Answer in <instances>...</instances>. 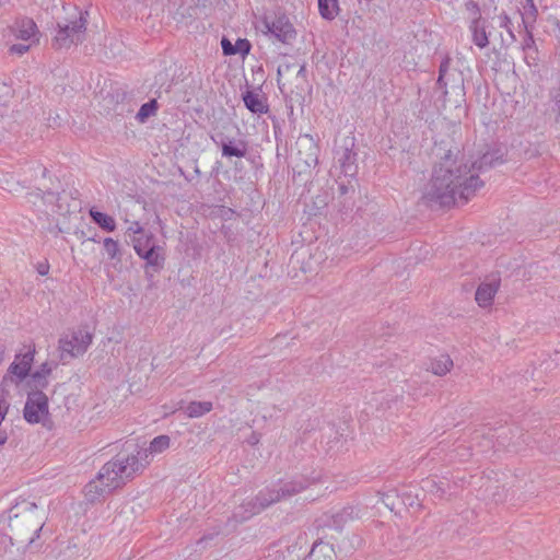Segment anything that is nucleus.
Instances as JSON below:
<instances>
[{
  "label": "nucleus",
  "mask_w": 560,
  "mask_h": 560,
  "mask_svg": "<svg viewBox=\"0 0 560 560\" xmlns=\"http://www.w3.org/2000/svg\"><path fill=\"white\" fill-rule=\"evenodd\" d=\"M318 9L323 19L331 21L339 11L338 0H318Z\"/></svg>",
  "instance_id": "obj_27"
},
{
  "label": "nucleus",
  "mask_w": 560,
  "mask_h": 560,
  "mask_svg": "<svg viewBox=\"0 0 560 560\" xmlns=\"http://www.w3.org/2000/svg\"><path fill=\"white\" fill-rule=\"evenodd\" d=\"M49 415L48 397L42 390H31L23 409L24 419L32 424L39 423Z\"/></svg>",
  "instance_id": "obj_8"
},
{
  "label": "nucleus",
  "mask_w": 560,
  "mask_h": 560,
  "mask_svg": "<svg viewBox=\"0 0 560 560\" xmlns=\"http://www.w3.org/2000/svg\"><path fill=\"white\" fill-rule=\"evenodd\" d=\"M7 376L3 377V381H2V384H4L7 382Z\"/></svg>",
  "instance_id": "obj_50"
},
{
  "label": "nucleus",
  "mask_w": 560,
  "mask_h": 560,
  "mask_svg": "<svg viewBox=\"0 0 560 560\" xmlns=\"http://www.w3.org/2000/svg\"><path fill=\"white\" fill-rule=\"evenodd\" d=\"M37 372H40L45 374L46 377H48L49 374L51 373V368L48 365V363H43Z\"/></svg>",
  "instance_id": "obj_42"
},
{
  "label": "nucleus",
  "mask_w": 560,
  "mask_h": 560,
  "mask_svg": "<svg viewBox=\"0 0 560 560\" xmlns=\"http://www.w3.org/2000/svg\"><path fill=\"white\" fill-rule=\"evenodd\" d=\"M469 30L471 32L472 42L476 46L482 49L489 45L486 21L482 20L480 15L471 21Z\"/></svg>",
  "instance_id": "obj_21"
},
{
  "label": "nucleus",
  "mask_w": 560,
  "mask_h": 560,
  "mask_svg": "<svg viewBox=\"0 0 560 560\" xmlns=\"http://www.w3.org/2000/svg\"><path fill=\"white\" fill-rule=\"evenodd\" d=\"M103 246L107 257L110 260L115 261L116 264L122 261V252L118 241H115L112 237H106L103 241Z\"/></svg>",
  "instance_id": "obj_25"
},
{
  "label": "nucleus",
  "mask_w": 560,
  "mask_h": 560,
  "mask_svg": "<svg viewBox=\"0 0 560 560\" xmlns=\"http://www.w3.org/2000/svg\"><path fill=\"white\" fill-rule=\"evenodd\" d=\"M34 354V348H30L25 353L16 354L15 361L9 366V373L15 375L20 381L24 380L31 371Z\"/></svg>",
  "instance_id": "obj_17"
},
{
  "label": "nucleus",
  "mask_w": 560,
  "mask_h": 560,
  "mask_svg": "<svg viewBox=\"0 0 560 560\" xmlns=\"http://www.w3.org/2000/svg\"><path fill=\"white\" fill-rule=\"evenodd\" d=\"M307 488L306 480H291L272 488L260 490L254 498L244 501L234 513L235 518L245 521L259 514L271 504L300 493Z\"/></svg>",
  "instance_id": "obj_3"
},
{
  "label": "nucleus",
  "mask_w": 560,
  "mask_h": 560,
  "mask_svg": "<svg viewBox=\"0 0 560 560\" xmlns=\"http://www.w3.org/2000/svg\"><path fill=\"white\" fill-rule=\"evenodd\" d=\"M306 74H307V70H306L305 65L300 66V69L296 73V78L301 79L302 81H306Z\"/></svg>",
  "instance_id": "obj_41"
},
{
  "label": "nucleus",
  "mask_w": 560,
  "mask_h": 560,
  "mask_svg": "<svg viewBox=\"0 0 560 560\" xmlns=\"http://www.w3.org/2000/svg\"><path fill=\"white\" fill-rule=\"evenodd\" d=\"M303 560H336L334 546L323 540L316 541Z\"/></svg>",
  "instance_id": "obj_20"
},
{
  "label": "nucleus",
  "mask_w": 560,
  "mask_h": 560,
  "mask_svg": "<svg viewBox=\"0 0 560 560\" xmlns=\"http://www.w3.org/2000/svg\"><path fill=\"white\" fill-rule=\"evenodd\" d=\"M264 24L267 33L273 35L279 42L283 44H289L295 38L296 32L292 23L284 14L276 16L272 21H268L266 18L264 20Z\"/></svg>",
  "instance_id": "obj_10"
},
{
  "label": "nucleus",
  "mask_w": 560,
  "mask_h": 560,
  "mask_svg": "<svg viewBox=\"0 0 560 560\" xmlns=\"http://www.w3.org/2000/svg\"><path fill=\"white\" fill-rule=\"evenodd\" d=\"M35 509L34 502L26 501L11 509L8 536L12 546H30L39 537L44 523L40 518H35Z\"/></svg>",
  "instance_id": "obj_4"
},
{
  "label": "nucleus",
  "mask_w": 560,
  "mask_h": 560,
  "mask_svg": "<svg viewBox=\"0 0 560 560\" xmlns=\"http://www.w3.org/2000/svg\"><path fill=\"white\" fill-rule=\"evenodd\" d=\"M131 243L138 256L150 249V247L156 248V246L160 245L159 241L151 232H145L144 234L138 236H131Z\"/></svg>",
  "instance_id": "obj_23"
},
{
  "label": "nucleus",
  "mask_w": 560,
  "mask_h": 560,
  "mask_svg": "<svg viewBox=\"0 0 560 560\" xmlns=\"http://www.w3.org/2000/svg\"><path fill=\"white\" fill-rule=\"evenodd\" d=\"M218 140H212L221 147L222 155L225 158H244L247 153V142L243 139L229 138L222 133L218 135Z\"/></svg>",
  "instance_id": "obj_12"
},
{
  "label": "nucleus",
  "mask_w": 560,
  "mask_h": 560,
  "mask_svg": "<svg viewBox=\"0 0 560 560\" xmlns=\"http://www.w3.org/2000/svg\"><path fill=\"white\" fill-rule=\"evenodd\" d=\"M147 231L140 225L138 221L131 223V225L127 229V233L132 236H138L144 234Z\"/></svg>",
  "instance_id": "obj_39"
},
{
  "label": "nucleus",
  "mask_w": 560,
  "mask_h": 560,
  "mask_svg": "<svg viewBox=\"0 0 560 560\" xmlns=\"http://www.w3.org/2000/svg\"><path fill=\"white\" fill-rule=\"evenodd\" d=\"M28 385L32 390H42L48 386V377L45 376V374L40 372H34L31 375V380L28 382Z\"/></svg>",
  "instance_id": "obj_32"
},
{
  "label": "nucleus",
  "mask_w": 560,
  "mask_h": 560,
  "mask_svg": "<svg viewBox=\"0 0 560 560\" xmlns=\"http://www.w3.org/2000/svg\"><path fill=\"white\" fill-rule=\"evenodd\" d=\"M305 163L307 166H311V164H316L317 163V155L314 153H311L308 159L305 160Z\"/></svg>",
  "instance_id": "obj_43"
},
{
  "label": "nucleus",
  "mask_w": 560,
  "mask_h": 560,
  "mask_svg": "<svg viewBox=\"0 0 560 560\" xmlns=\"http://www.w3.org/2000/svg\"><path fill=\"white\" fill-rule=\"evenodd\" d=\"M8 435L4 431L0 430V446L5 443Z\"/></svg>",
  "instance_id": "obj_45"
},
{
  "label": "nucleus",
  "mask_w": 560,
  "mask_h": 560,
  "mask_svg": "<svg viewBox=\"0 0 560 560\" xmlns=\"http://www.w3.org/2000/svg\"><path fill=\"white\" fill-rule=\"evenodd\" d=\"M141 466L138 456H121L118 454L101 468L95 480L85 486L86 499L94 502L122 487L140 471Z\"/></svg>",
  "instance_id": "obj_2"
},
{
  "label": "nucleus",
  "mask_w": 560,
  "mask_h": 560,
  "mask_svg": "<svg viewBox=\"0 0 560 560\" xmlns=\"http://www.w3.org/2000/svg\"><path fill=\"white\" fill-rule=\"evenodd\" d=\"M352 147L353 142H351V147L346 144L336 152L341 173L351 178L358 174L357 153L352 150Z\"/></svg>",
  "instance_id": "obj_13"
},
{
  "label": "nucleus",
  "mask_w": 560,
  "mask_h": 560,
  "mask_svg": "<svg viewBox=\"0 0 560 560\" xmlns=\"http://www.w3.org/2000/svg\"><path fill=\"white\" fill-rule=\"evenodd\" d=\"M91 219L94 223H96L101 229L106 232H114L116 229V223L113 217L103 213L94 208L89 211Z\"/></svg>",
  "instance_id": "obj_24"
},
{
  "label": "nucleus",
  "mask_w": 560,
  "mask_h": 560,
  "mask_svg": "<svg viewBox=\"0 0 560 560\" xmlns=\"http://www.w3.org/2000/svg\"><path fill=\"white\" fill-rule=\"evenodd\" d=\"M48 272V265H39L38 267V273L44 276Z\"/></svg>",
  "instance_id": "obj_44"
},
{
  "label": "nucleus",
  "mask_w": 560,
  "mask_h": 560,
  "mask_svg": "<svg viewBox=\"0 0 560 560\" xmlns=\"http://www.w3.org/2000/svg\"><path fill=\"white\" fill-rule=\"evenodd\" d=\"M399 498L401 499V502L404 505H406L409 509H420L421 504L418 499V494H413L411 491H405L402 492Z\"/></svg>",
  "instance_id": "obj_33"
},
{
  "label": "nucleus",
  "mask_w": 560,
  "mask_h": 560,
  "mask_svg": "<svg viewBox=\"0 0 560 560\" xmlns=\"http://www.w3.org/2000/svg\"><path fill=\"white\" fill-rule=\"evenodd\" d=\"M453 368V360L450 355H441L440 358L433 360L430 365V370L433 374L443 376L451 371Z\"/></svg>",
  "instance_id": "obj_26"
},
{
  "label": "nucleus",
  "mask_w": 560,
  "mask_h": 560,
  "mask_svg": "<svg viewBox=\"0 0 560 560\" xmlns=\"http://www.w3.org/2000/svg\"><path fill=\"white\" fill-rule=\"evenodd\" d=\"M339 190L341 195H346L348 192V187L345 184H340Z\"/></svg>",
  "instance_id": "obj_46"
},
{
  "label": "nucleus",
  "mask_w": 560,
  "mask_h": 560,
  "mask_svg": "<svg viewBox=\"0 0 560 560\" xmlns=\"http://www.w3.org/2000/svg\"><path fill=\"white\" fill-rule=\"evenodd\" d=\"M250 44L247 39L245 38H238L236 40V43L234 44V50H235V55L236 54H241L243 56L247 55L250 50Z\"/></svg>",
  "instance_id": "obj_35"
},
{
  "label": "nucleus",
  "mask_w": 560,
  "mask_h": 560,
  "mask_svg": "<svg viewBox=\"0 0 560 560\" xmlns=\"http://www.w3.org/2000/svg\"><path fill=\"white\" fill-rule=\"evenodd\" d=\"M221 47H222L223 55H225V56L235 55L234 45L226 37L222 38Z\"/></svg>",
  "instance_id": "obj_38"
},
{
  "label": "nucleus",
  "mask_w": 560,
  "mask_h": 560,
  "mask_svg": "<svg viewBox=\"0 0 560 560\" xmlns=\"http://www.w3.org/2000/svg\"><path fill=\"white\" fill-rule=\"evenodd\" d=\"M93 336L84 329L73 330L59 339L60 359L67 361L85 353L92 343Z\"/></svg>",
  "instance_id": "obj_6"
},
{
  "label": "nucleus",
  "mask_w": 560,
  "mask_h": 560,
  "mask_svg": "<svg viewBox=\"0 0 560 560\" xmlns=\"http://www.w3.org/2000/svg\"><path fill=\"white\" fill-rule=\"evenodd\" d=\"M399 498V494L396 490H390L385 493H381V501L387 506L390 511H394L396 508V500Z\"/></svg>",
  "instance_id": "obj_34"
},
{
  "label": "nucleus",
  "mask_w": 560,
  "mask_h": 560,
  "mask_svg": "<svg viewBox=\"0 0 560 560\" xmlns=\"http://www.w3.org/2000/svg\"><path fill=\"white\" fill-rule=\"evenodd\" d=\"M46 171H47L46 168H43V176L46 175Z\"/></svg>",
  "instance_id": "obj_49"
},
{
  "label": "nucleus",
  "mask_w": 560,
  "mask_h": 560,
  "mask_svg": "<svg viewBox=\"0 0 560 560\" xmlns=\"http://www.w3.org/2000/svg\"><path fill=\"white\" fill-rule=\"evenodd\" d=\"M245 107L253 114H265L269 107L265 100L256 92L247 90L242 94Z\"/></svg>",
  "instance_id": "obj_22"
},
{
  "label": "nucleus",
  "mask_w": 560,
  "mask_h": 560,
  "mask_svg": "<svg viewBox=\"0 0 560 560\" xmlns=\"http://www.w3.org/2000/svg\"><path fill=\"white\" fill-rule=\"evenodd\" d=\"M510 25H511L510 16L506 13H504V12L501 13L500 14V26L504 27L509 32V34L511 35L512 39H515V36H514Z\"/></svg>",
  "instance_id": "obj_37"
},
{
  "label": "nucleus",
  "mask_w": 560,
  "mask_h": 560,
  "mask_svg": "<svg viewBox=\"0 0 560 560\" xmlns=\"http://www.w3.org/2000/svg\"><path fill=\"white\" fill-rule=\"evenodd\" d=\"M450 62L451 60L448 57L442 60L439 68V78L436 81L438 89L441 90L444 97V102L447 101V95L450 93L447 89L450 81L454 83L451 85V92L456 94L457 96H464V82L463 79L460 78V73L448 74Z\"/></svg>",
  "instance_id": "obj_9"
},
{
  "label": "nucleus",
  "mask_w": 560,
  "mask_h": 560,
  "mask_svg": "<svg viewBox=\"0 0 560 560\" xmlns=\"http://www.w3.org/2000/svg\"><path fill=\"white\" fill-rule=\"evenodd\" d=\"M158 107H159L158 102L154 98L142 104L139 112L137 113V119L139 121L143 122L149 117L155 115Z\"/></svg>",
  "instance_id": "obj_30"
},
{
  "label": "nucleus",
  "mask_w": 560,
  "mask_h": 560,
  "mask_svg": "<svg viewBox=\"0 0 560 560\" xmlns=\"http://www.w3.org/2000/svg\"><path fill=\"white\" fill-rule=\"evenodd\" d=\"M171 444V439L168 435L162 434L155 436L151 442L148 448H141L137 451V454H131L130 456H138L139 463L142 465L140 470H142L149 464V456L154 454H160L167 450Z\"/></svg>",
  "instance_id": "obj_14"
},
{
  "label": "nucleus",
  "mask_w": 560,
  "mask_h": 560,
  "mask_svg": "<svg viewBox=\"0 0 560 560\" xmlns=\"http://www.w3.org/2000/svg\"><path fill=\"white\" fill-rule=\"evenodd\" d=\"M422 489L438 498H442L445 494L444 482H438L434 479H425L422 482Z\"/></svg>",
  "instance_id": "obj_31"
},
{
  "label": "nucleus",
  "mask_w": 560,
  "mask_h": 560,
  "mask_svg": "<svg viewBox=\"0 0 560 560\" xmlns=\"http://www.w3.org/2000/svg\"><path fill=\"white\" fill-rule=\"evenodd\" d=\"M68 196L69 195L66 191H62L61 194L48 192L46 200L49 202L56 200V212L63 215L71 211V206L66 203Z\"/></svg>",
  "instance_id": "obj_28"
},
{
  "label": "nucleus",
  "mask_w": 560,
  "mask_h": 560,
  "mask_svg": "<svg viewBox=\"0 0 560 560\" xmlns=\"http://www.w3.org/2000/svg\"><path fill=\"white\" fill-rule=\"evenodd\" d=\"M139 257L145 261L144 272L148 278H152L154 273L160 272L164 268L165 249L162 245L156 246V248L150 247Z\"/></svg>",
  "instance_id": "obj_11"
},
{
  "label": "nucleus",
  "mask_w": 560,
  "mask_h": 560,
  "mask_svg": "<svg viewBox=\"0 0 560 560\" xmlns=\"http://www.w3.org/2000/svg\"><path fill=\"white\" fill-rule=\"evenodd\" d=\"M30 47H31L30 45H25V44H13L10 46L9 52L11 55L22 56L30 50Z\"/></svg>",
  "instance_id": "obj_36"
},
{
  "label": "nucleus",
  "mask_w": 560,
  "mask_h": 560,
  "mask_svg": "<svg viewBox=\"0 0 560 560\" xmlns=\"http://www.w3.org/2000/svg\"><path fill=\"white\" fill-rule=\"evenodd\" d=\"M88 12L77 11L72 18H63L56 23V33L51 38L54 49H69L84 42Z\"/></svg>",
  "instance_id": "obj_5"
},
{
  "label": "nucleus",
  "mask_w": 560,
  "mask_h": 560,
  "mask_svg": "<svg viewBox=\"0 0 560 560\" xmlns=\"http://www.w3.org/2000/svg\"><path fill=\"white\" fill-rule=\"evenodd\" d=\"M360 517V510L348 505L326 517L325 525L341 530L349 522Z\"/></svg>",
  "instance_id": "obj_16"
},
{
  "label": "nucleus",
  "mask_w": 560,
  "mask_h": 560,
  "mask_svg": "<svg viewBox=\"0 0 560 560\" xmlns=\"http://www.w3.org/2000/svg\"><path fill=\"white\" fill-rule=\"evenodd\" d=\"M504 161L502 159V155L499 154L498 150L487 151L477 161H474L470 164H468V167L470 168V173H472V171L483 172L486 170L500 165Z\"/></svg>",
  "instance_id": "obj_19"
},
{
  "label": "nucleus",
  "mask_w": 560,
  "mask_h": 560,
  "mask_svg": "<svg viewBox=\"0 0 560 560\" xmlns=\"http://www.w3.org/2000/svg\"><path fill=\"white\" fill-rule=\"evenodd\" d=\"M212 402L210 401H191L186 408V413L190 418H198L211 411Z\"/></svg>",
  "instance_id": "obj_29"
},
{
  "label": "nucleus",
  "mask_w": 560,
  "mask_h": 560,
  "mask_svg": "<svg viewBox=\"0 0 560 560\" xmlns=\"http://www.w3.org/2000/svg\"><path fill=\"white\" fill-rule=\"evenodd\" d=\"M500 287V279L491 277L487 281L479 284L477 288L475 300L480 307H488L492 304L493 298Z\"/></svg>",
  "instance_id": "obj_15"
},
{
  "label": "nucleus",
  "mask_w": 560,
  "mask_h": 560,
  "mask_svg": "<svg viewBox=\"0 0 560 560\" xmlns=\"http://www.w3.org/2000/svg\"><path fill=\"white\" fill-rule=\"evenodd\" d=\"M535 47V39H534V36L533 34L526 30V35L523 39V43H522V48L524 50H528V49H532Z\"/></svg>",
  "instance_id": "obj_40"
},
{
  "label": "nucleus",
  "mask_w": 560,
  "mask_h": 560,
  "mask_svg": "<svg viewBox=\"0 0 560 560\" xmlns=\"http://www.w3.org/2000/svg\"><path fill=\"white\" fill-rule=\"evenodd\" d=\"M482 186L478 175L470 173L468 163L448 151L434 166L422 200L429 207H450L458 200L466 203Z\"/></svg>",
  "instance_id": "obj_1"
},
{
  "label": "nucleus",
  "mask_w": 560,
  "mask_h": 560,
  "mask_svg": "<svg viewBox=\"0 0 560 560\" xmlns=\"http://www.w3.org/2000/svg\"><path fill=\"white\" fill-rule=\"evenodd\" d=\"M304 537H283L268 548L266 560H303Z\"/></svg>",
  "instance_id": "obj_7"
},
{
  "label": "nucleus",
  "mask_w": 560,
  "mask_h": 560,
  "mask_svg": "<svg viewBox=\"0 0 560 560\" xmlns=\"http://www.w3.org/2000/svg\"><path fill=\"white\" fill-rule=\"evenodd\" d=\"M3 360V348L0 346V362Z\"/></svg>",
  "instance_id": "obj_48"
},
{
  "label": "nucleus",
  "mask_w": 560,
  "mask_h": 560,
  "mask_svg": "<svg viewBox=\"0 0 560 560\" xmlns=\"http://www.w3.org/2000/svg\"><path fill=\"white\" fill-rule=\"evenodd\" d=\"M527 2L529 3L530 8L536 12V8L534 5V0H527Z\"/></svg>",
  "instance_id": "obj_47"
},
{
  "label": "nucleus",
  "mask_w": 560,
  "mask_h": 560,
  "mask_svg": "<svg viewBox=\"0 0 560 560\" xmlns=\"http://www.w3.org/2000/svg\"><path fill=\"white\" fill-rule=\"evenodd\" d=\"M12 32L18 39L30 40L35 38V40L38 42V37H36L38 35V28L33 19L23 18L18 20L12 27Z\"/></svg>",
  "instance_id": "obj_18"
}]
</instances>
